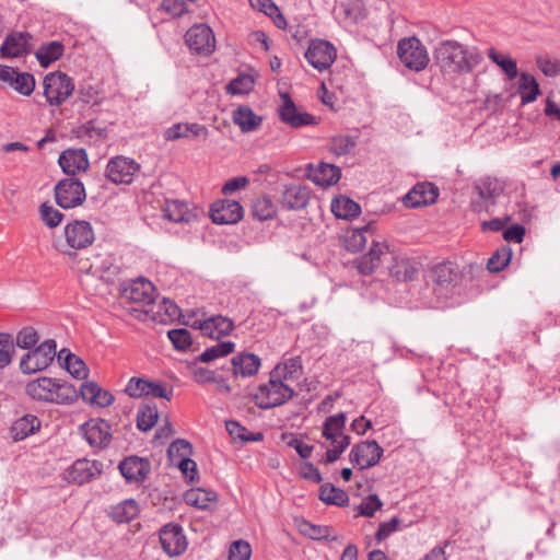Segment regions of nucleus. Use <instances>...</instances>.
I'll use <instances>...</instances> for the list:
<instances>
[{
	"mask_svg": "<svg viewBox=\"0 0 560 560\" xmlns=\"http://www.w3.org/2000/svg\"><path fill=\"white\" fill-rule=\"evenodd\" d=\"M319 499L330 505L347 506L349 504L348 493L331 483H325L320 487Z\"/></svg>",
	"mask_w": 560,
	"mask_h": 560,
	"instance_id": "obj_41",
	"label": "nucleus"
},
{
	"mask_svg": "<svg viewBox=\"0 0 560 560\" xmlns=\"http://www.w3.org/2000/svg\"><path fill=\"white\" fill-rule=\"evenodd\" d=\"M254 86V80L249 75H238L232 80L228 86V93L232 95L245 94L252 91Z\"/></svg>",
	"mask_w": 560,
	"mask_h": 560,
	"instance_id": "obj_57",
	"label": "nucleus"
},
{
	"mask_svg": "<svg viewBox=\"0 0 560 560\" xmlns=\"http://www.w3.org/2000/svg\"><path fill=\"white\" fill-rule=\"evenodd\" d=\"M38 340L39 336L33 327H24L18 332L15 345L21 349H32Z\"/></svg>",
	"mask_w": 560,
	"mask_h": 560,
	"instance_id": "obj_56",
	"label": "nucleus"
},
{
	"mask_svg": "<svg viewBox=\"0 0 560 560\" xmlns=\"http://www.w3.org/2000/svg\"><path fill=\"white\" fill-rule=\"evenodd\" d=\"M480 201H472L471 208L479 212L483 209V203L494 205L495 200L503 194L505 183L497 177L486 176L478 179L474 185Z\"/></svg>",
	"mask_w": 560,
	"mask_h": 560,
	"instance_id": "obj_11",
	"label": "nucleus"
},
{
	"mask_svg": "<svg viewBox=\"0 0 560 560\" xmlns=\"http://www.w3.org/2000/svg\"><path fill=\"white\" fill-rule=\"evenodd\" d=\"M215 498L217 495L213 491L202 488L190 489L184 495L187 504L198 509H207L209 503L214 501Z\"/></svg>",
	"mask_w": 560,
	"mask_h": 560,
	"instance_id": "obj_45",
	"label": "nucleus"
},
{
	"mask_svg": "<svg viewBox=\"0 0 560 560\" xmlns=\"http://www.w3.org/2000/svg\"><path fill=\"white\" fill-rule=\"evenodd\" d=\"M252 547L246 540L233 541L229 549V560H249Z\"/></svg>",
	"mask_w": 560,
	"mask_h": 560,
	"instance_id": "obj_58",
	"label": "nucleus"
},
{
	"mask_svg": "<svg viewBox=\"0 0 560 560\" xmlns=\"http://www.w3.org/2000/svg\"><path fill=\"white\" fill-rule=\"evenodd\" d=\"M144 312L160 323L173 322L180 316V308L176 303L165 298L158 303L154 301L151 307L144 308Z\"/></svg>",
	"mask_w": 560,
	"mask_h": 560,
	"instance_id": "obj_31",
	"label": "nucleus"
},
{
	"mask_svg": "<svg viewBox=\"0 0 560 560\" xmlns=\"http://www.w3.org/2000/svg\"><path fill=\"white\" fill-rule=\"evenodd\" d=\"M58 359H65V366L67 371L75 378L83 380L88 376V368L83 360L75 354L62 349L58 353Z\"/></svg>",
	"mask_w": 560,
	"mask_h": 560,
	"instance_id": "obj_42",
	"label": "nucleus"
},
{
	"mask_svg": "<svg viewBox=\"0 0 560 560\" xmlns=\"http://www.w3.org/2000/svg\"><path fill=\"white\" fill-rule=\"evenodd\" d=\"M81 429L86 442L94 448L103 450L112 441V427L103 419H91Z\"/></svg>",
	"mask_w": 560,
	"mask_h": 560,
	"instance_id": "obj_17",
	"label": "nucleus"
},
{
	"mask_svg": "<svg viewBox=\"0 0 560 560\" xmlns=\"http://www.w3.org/2000/svg\"><path fill=\"white\" fill-rule=\"evenodd\" d=\"M150 386V381L141 377H131L125 388V392L133 398L145 396Z\"/></svg>",
	"mask_w": 560,
	"mask_h": 560,
	"instance_id": "obj_60",
	"label": "nucleus"
},
{
	"mask_svg": "<svg viewBox=\"0 0 560 560\" xmlns=\"http://www.w3.org/2000/svg\"><path fill=\"white\" fill-rule=\"evenodd\" d=\"M192 448L190 443L185 440L178 439L174 441L168 447L170 457H178V460L182 458L189 457L191 455Z\"/></svg>",
	"mask_w": 560,
	"mask_h": 560,
	"instance_id": "obj_63",
	"label": "nucleus"
},
{
	"mask_svg": "<svg viewBox=\"0 0 560 560\" xmlns=\"http://www.w3.org/2000/svg\"><path fill=\"white\" fill-rule=\"evenodd\" d=\"M14 341L10 334H0V370L8 366L13 359Z\"/></svg>",
	"mask_w": 560,
	"mask_h": 560,
	"instance_id": "obj_55",
	"label": "nucleus"
},
{
	"mask_svg": "<svg viewBox=\"0 0 560 560\" xmlns=\"http://www.w3.org/2000/svg\"><path fill=\"white\" fill-rule=\"evenodd\" d=\"M139 514L138 503L132 500H125L112 509L110 516L117 523H128Z\"/></svg>",
	"mask_w": 560,
	"mask_h": 560,
	"instance_id": "obj_44",
	"label": "nucleus"
},
{
	"mask_svg": "<svg viewBox=\"0 0 560 560\" xmlns=\"http://www.w3.org/2000/svg\"><path fill=\"white\" fill-rule=\"evenodd\" d=\"M536 65L546 77H556L560 74V60L550 59L546 56H538Z\"/></svg>",
	"mask_w": 560,
	"mask_h": 560,
	"instance_id": "obj_62",
	"label": "nucleus"
},
{
	"mask_svg": "<svg viewBox=\"0 0 560 560\" xmlns=\"http://www.w3.org/2000/svg\"><path fill=\"white\" fill-rule=\"evenodd\" d=\"M243 215V207L236 200L222 199L213 202L210 208V218L217 224H234Z\"/></svg>",
	"mask_w": 560,
	"mask_h": 560,
	"instance_id": "obj_19",
	"label": "nucleus"
},
{
	"mask_svg": "<svg viewBox=\"0 0 560 560\" xmlns=\"http://www.w3.org/2000/svg\"><path fill=\"white\" fill-rule=\"evenodd\" d=\"M119 470L128 482L140 483L151 471L150 462L138 456H129L119 464Z\"/></svg>",
	"mask_w": 560,
	"mask_h": 560,
	"instance_id": "obj_27",
	"label": "nucleus"
},
{
	"mask_svg": "<svg viewBox=\"0 0 560 560\" xmlns=\"http://www.w3.org/2000/svg\"><path fill=\"white\" fill-rule=\"evenodd\" d=\"M371 229L370 224L364 225L363 228H359L352 230L346 236V247L350 252H358L362 249L366 243L365 233Z\"/></svg>",
	"mask_w": 560,
	"mask_h": 560,
	"instance_id": "obj_54",
	"label": "nucleus"
},
{
	"mask_svg": "<svg viewBox=\"0 0 560 560\" xmlns=\"http://www.w3.org/2000/svg\"><path fill=\"white\" fill-rule=\"evenodd\" d=\"M331 212L339 219L350 220L360 214L361 207L354 200L340 196L332 200Z\"/></svg>",
	"mask_w": 560,
	"mask_h": 560,
	"instance_id": "obj_38",
	"label": "nucleus"
},
{
	"mask_svg": "<svg viewBox=\"0 0 560 560\" xmlns=\"http://www.w3.org/2000/svg\"><path fill=\"white\" fill-rule=\"evenodd\" d=\"M33 36L27 32H11L4 38L0 54L7 58H18L31 52Z\"/></svg>",
	"mask_w": 560,
	"mask_h": 560,
	"instance_id": "obj_22",
	"label": "nucleus"
},
{
	"mask_svg": "<svg viewBox=\"0 0 560 560\" xmlns=\"http://www.w3.org/2000/svg\"><path fill=\"white\" fill-rule=\"evenodd\" d=\"M282 104L278 108L280 119L292 128L315 125L316 117L300 112L288 93L281 94Z\"/></svg>",
	"mask_w": 560,
	"mask_h": 560,
	"instance_id": "obj_16",
	"label": "nucleus"
},
{
	"mask_svg": "<svg viewBox=\"0 0 560 560\" xmlns=\"http://www.w3.org/2000/svg\"><path fill=\"white\" fill-rule=\"evenodd\" d=\"M357 145L355 138L349 135H338L330 140V151L336 155H346Z\"/></svg>",
	"mask_w": 560,
	"mask_h": 560,
	"instance_id": "obj_52",
	"label": "nucleus"
},
{
	"mask_svg": "<svg viewBox=\"0 0 560 560\" xmlns=\"http://www.w3.org/2000/svg\"><path fill=\"white\" fill-rule=\"evenodd\" d=\"M382 446L375 441H363L354 444L349 453V460L359 469H368L381 460L383 456Z\"/></svg>",
	"mask_w": 560,
	"mask_h": 560,
	"instance_id": "obj_10",
	"label": "nucleus"
},
{
	"mask_svg": "<svg viewBox=\"0 0 560 560\" xmlns=\"http://www.w3.org/2000/svg\"><path fill=\"white\" fill-rule=\"evenodd\" d=\"M293 395L294 390L289 385L271 374L268 383L260 385L254 394V401L258 408L269 409L283 405Z\"/></svg>",
	"mask_w": 560,
	"mask_h": 560,
	"instance_id": "obj_3",
	"label": "nucleus"
},
{
	"mask_svg": "<svg viewBox=\"0 0 560 560\" xmlns=\"http://www.w3.org/2000/svg\"><path fill=\"white\" fill-rule=\"evenodd\" d=\"M63 50L65 46L61 42L52 40L43 44L35 52V56L39 65L47 68L62 56Z\"/></svg>",
	"mask_w": 560,
	"mask_h": 560,
	"instance_id": "obj_40",
	"label": "nucleus"
},
{
	"mask_svg": "<svg viewBox=\"0 0 560 560\" xmlns=\"http://www.w3.org/2000/svg\"><path fill=\"white\" fill-rule=\"evenodd\" d=\"M0 80L24 96H30L35 90V78L32 73L21 72L9 66L0 67Z\"/></svg>",
	"mask_w": 560,
	"mask_h": 560,
	"instance_id": "obj_18",
	"label": "nucleus"
},
{
	"mask_svg": "<svg viewBox=\"0 0 560 560\" xmlns=\"http://www.w3.org/2000/svg\"><path fill=\"white\" fill-rule=\"evenodd\" d=\"M235 343L232 341H221L206 349L199 357L201 362H210L218 358L225 357L234 351Z\"/></svg>",
	"mask_w": 560,
	"mask_h": 560,
	"instance_id": "obj_51",
	"label": "nucleus"
},
{
	"mask_svg": "<svg viewBox=\"0 0 560 560\" xmlns=\"http://www.w3.org/2000/svg\"><path fill=\"white\" fill-rule=\"evenodd\" d=\"M434 291L444 296L459 293L463 285V273L459 267L451 261L436 265L432 271Z\"/></svg>",
	"mask_w": 560,
	"mask_h": 560,
	"instance_id": "obj_4",
	"label": "nucleus"
},
{
	"mask_svg": "<svg viewBox=\"0 0 560 560\" xmlns=\"http://www.w3.org/2000/svg\"><path fill=\"white\" fill-rule=\"evenodd\" d=\"M185 42L191 50L205 56L210 55L215 47L213 32L205 24L191 26L185 35Z\"/></svg>",
	"mask_w": 560,
	"mask_h": 560,
	"instance_id": "obj_14",
	"label": "nucleus"
},
{
	"mask_svg": "<svg viewBox=\"0 0 560 560\" xmlns=\"http://www.w3.org/2000/svg\"><path fill=\"white\" fill-rule=\"evenodd\" d=\"M302 368V360L299 355L285 360L283 363V380L288 381L298 378Z\"/></svg>",
	"mask_w": 560,
	"mask_h": 560,
	"instance_id": "obj_64",
	"label": "nucleus"
},
{
	"mask_svg": "<svg viewBox=\"0 0 560 560\" xmlns=\"http://www.w3.org/2000/svg\"><path fill=\"white\" fill-rule=\"evenodd\" d=\"M40 427V421L36 416L25 415L16 419L11 425V434L15 441H22L28 435L35 433Z\"/></svg>",
	"mask_w": 560,
	"mask_h": 560,
	"instance_id": "obj_34",
	"label": "nucleus"
},
{
	"mask_svg": "<svg viewBox=\"0 0 560 560\" xmlns=\"http://www.w3.org/2000/svg\"><path fill=\"white\" fill-rule=\"evenodd\" d=\"M194 327L200 329L209 338L220 339L233 330L234 323L222 315H213L203 320H196Z\"/></svg>",
	"mask_w": 560,
	"mask_h": 560,
	"instance_id": "obj_26",
	"label": "nucleus"
},
{
	"mask_svg": "<svg viewBox=\"0 0 560 560\" xmlns=\"http://www.w3.org/2000/svg\"><path fill=\"white\" fill-rule=\"evenodd\" d=\"M308 177L318 186H331L341 177V171L334 164L320 163L315 168H310Z\"/></svg>",
	"mask_w": 560,
	"mask_h": 560,
	"instance_id": "obj_33",
	"label": "nucleus"
},
{
	"mask_svg": "<svg viewBox=\"0 0 560 560\" xmlns=\"http://www.w3.org/2000/svg\"><path fill=\"white\" fill-rule=\"evenodd\" d=\"M160 542L170 557L179 556L187 548V540L182 526L174 523H168L160 529Z\"/></svg>",
	"mask_w": 560,
	"mask_h": 560,
	"instance_id": "obj_15",
	"label": "nucleus"
},
{
	"mask_svg": "<svg viewBox=\"0 0 560 560\" xmlns=\"http://www.w3.org/2000/svg\"><path fill=\"white\" fill-rule=\"evenodd\" d=\"M140 164L133 159L116 155L108 160L105 176L116 185H129L132 183L133 176L140 172Z\"/></svg>",
	"mask_w": 560,
	"mask_h": 560,
	"instance_id": "obj_9",
	"label": "nucleus"
},
{
	"mask_svg": "<svg viewBox=\"0 0 560 560\" xmlns=\"http://www.w3.org/2000/svg\"><path fill=\"white\" fill-rule=\"evenodd\" d=\"M80 393L83 400L92 406L107 407L114 401V396L109 392L102 389L93 382L83 383Z\"/></svg>",
	"mask_w": 560,
	"mask_h": 560,
	"instance_id": "obj_32",
	"label": "nucleus"
},
{
	"mask_svg": "<svg viewBox=\"0 0 560 560\" xmlns=\"http://www.w3.org/2000/svg\"><path fill=\"white\" fill-rule=\"evenodd\" d=\"M417 272L418 269L411 261L407 259L395 260V264L389 267L390 276L398 281L412 280Z\"/></svg>",
	"mask_w": 560,
	"mask_h": 560,
	"instance_id": "obj_48",
	"label": "nucleus"
},
{
	"mask_svg": "<svg viewBox=\"0 0 560 560\" xmlns=\"http://www.w3.org/2000/svg\"><path fill=\"white\" fill-rule=\"evenodd\" d=\"M67 243L74 249L90 246L95 238L92 225L88 221H74L65 229Z\"/></svg>",
	"mask_w": 560,
	"mask_h": 560,
	"instance_id": "obj_23",
	"label": "nucleus"
},
{
	"mask_svg": "<svg viewBox=\"0 0 560 560\" xmlns=\"http://www.w3.org/2000/svg\"><path fill=\"white\" fill-rule=\"evenodd\" d=\"M122 298L145 308L151 307L154 302V285L144 278L132 280L126 285L121 293Z\"/></svg>",
	"mask_w": 560,
	"mask_h": 560,
	"instance_id": "obj_20",
	"label": "nucleus"
},
{
	"mask_svg": "<svg viewBox=\"0 0 560 560\" xmlns=\"http://www.w3.org/2000/svg\"><path fill=\"white\" fill-rule=\"evenodd\" d=\"M168 339L175 349L180 351L188 350L192 345V337L186 328L171 329L167 332Z\"/></svg>",
	"mask_w": 560,
	"mask_h": 560,
	"instance_id": "obj_53",
	"label": "nucleus"
},
{
	"mask_svg": "<svg viewBox=\"0 0 560 560\" xmlns=\"http://www.w3.org/2000/svg\"><path fill=\"white\" fill-rule=\"evenodd\" d=\"M346 424V413L339 412L337 415L328 417L323 423V436L330 441L331 443H337L340 441L341 436H347L343 434V429Z\"/></svg>",
	"mask_w": 560,
	"mask_h": 560,
	"instance_id": "obj_35",
	"label": "nucleus"
},
{
	"mask_svg": "<svg viewBox=\"0 0 560 560\" xmlns=\"http://www.w3.org/2000/svg\"><path fill=\"white\" fill-rule=\"evenodd\" d=\"M439 197V189L432 183L416 184L402 198L407 208H419L432 205Z\"/></svg>",
	"mask_w": 560,
	"mask_h": 560,
	"instance_id": "obj_21",
	"label": "nucleus"
},
{
	"mask_svg": "<svg viewBox=\"0 0 560 560\" xmlns=\"http://www.w3.org/2000/svg\"><path fill=\"white\" fill-rule=\"evenodd\" d=\"M103 464L86 458L75 460L67 471V479L70 482L83 485L101 475Z\"/></svg>",
	"mask_w": 560,
	"mask_h": 560,
	"instance_id": "obj_24",
	"label": "nucleus"
},
{
	"mask_svg": "<svg viewBox=\"0 0 560 560\" xmlns=\"http://www.w3.org/2000/svg\"><path fill=\"white\" fill-rule=\"evenodd\" d=\"M517 92L521 96L522 104L533 103L540 94L539 84L532 74L522 72L518 79Z\"/></svg>",
	"mask_w": 560,
	"mask_h": 560,
	"instance_id": "obj_39",
	"label": "nucleus"
},
{
	"mask_svg": "<svg viewBox=\"0 0 560 560\" xmlns=\"http://www.w3.org/2000/svg\"><path fill=\"white\" fill-rule=\"evenodd\" d=\"M308 200V189L300 184L284 186L279 198L281 207L285 210H301L306 207Z\"/></svg>",
	"mask_w": 560,
	"mask_h": 560,
	"instance_id": "obj_29",
	"label": "nucleus"
},
{
	"mask_svg": "<svg viewBox=\"0 0 560 560\" xmlns=\"http://www.w3.org/2000/svg\"><path fill=\"white\" fill-rule=\"evenodd\" d=\"M489 59L495 63L504 72L509 80H513L518 75L517 63L509 55H503L494 48L488 50Z\"/></svg>",
	"mask_w": 560,
	"mask_h": 560,
	"instance_id": "obj_43",
	"label": "nucleus"
},
{
	"mask_svg": "<svg viewBox=\"0 0 560 560\" xmlns=\"http://www.w3.org/2000/svg\"><path fill=\"white\" fill-rule=\"evenodd\" d=\"M512 258V249L503 246L497 249L488 259L487 268L491 272H499L503 270Z\"/></svg>",
	"mask_w": 560,
	"mask_h": 560,
	"instance_id": "obj_50",
	"label": "nucleus"
},
{
	"mask_svg": "<svg viewBox=\"0 0 560 560\" xmlns=\"http://www.w3.org/2000/svg\"><path fill=\"white\" fill-rule=\"evenodd\" d=\"M26 393L34 399L56 404H69L74 398L72 386L50 377H39L26 385Z\"/></svg>",
	"mask_w": 560,
	"mask_h": 560,
	"instance_id": "obj_2",
	"label": "nucleus"
},
{
	"mask_svg": "<svg viewBox=\"0 0 560 560\" xmlns=\"http://www.w3.org/2000/svg\"><path fill=\"white\" fill-rule=\"evenodd\" d=\"M56 341L47 339L34 350L28 351L20 362V369L25 374H32L48 368L56 357Z\"/></svg>",
	"mask_w": 560,
	"mask_h": 560,
	"instance_id": "obj_7",
	"label": "nucleus"
},
{
	"mask_svg": "<svg viewBox=\"0 0 560 560\" xmlns=\"http://www.w3.org/2000/svg\"><path fill=\"white\" fill-rule=\"evenodd\" d=\"M54 190L57 205L63 209L79 207L86 199L83 183L74 177H68L59 180Z\"/></svg>",
	"mask_w": 560,
	"mask_h": 560,
	"instance_id": "obj_8",
	"label": "nucleus"
},
{
	"mask_svg": "<svg viewBox=\"0 0 560 560\" xmlns=\"http://www.w3.org/2000/svg\"><path fill=\"white\" fill-rule=\"evenodd\" d=\"M40 217L45 224L49 228H56L60 224L63 215L62 213L47 203L40 206Z\"/></svg>",
	"mask_w": 560,
	"mask_h": 560,
	"instance_id": "obj_61",
	"label": "nucleus"
},
{
	"mask_svg": "<svg viewBox=\"0 0 560 560\" xmlns=\"http://www.w3.org/2000/svg\"><path fill=\"white\" fill-rule=\"evenodd\" d=\"M253 217L259 221H266L276 214V206L267 196L258 197L253 202L252 207Z\"/></svg>",
	"mask_w": 560,
	"mask_h": 560,
	"instance_id": "obj_49",
	"label": "nucleus"
},
{
	"mask_svg": "<svg viewBox=\"0 0 560 560\" xmlns=\"http://www.w3.org/2000/svg\"><path fill=\"white\" fill-rule=\"evenodd\" d=\"M260 364L261 361L258 355L242 352L232 359V372L235 377H249L258 372Z\"/></svg>",
	"mask_w": 560,
	"mask_h": 560,
	"instance_id": "obj_30",
	"label": "nucleus"
},
{
	"mask_svg": "<svg viewBox=\"0 0 560 560\" xmlns=\"http://www.w3.org/2000/svg\"><path fill=\"white\" fill-rule=\"evenodd\" d=\"M166 141H176L179 139H201L207 140L209 130L205 125L197 122H177L164 130Z\"/></svg>",
	"mask_w": 560,
	"mask_h": 560,
	"instance_id": "obj_25",
	"label": "nucleus"
},
{
	"mask_svg": "<svg viewBox=\"0 0 560 560\" xmlns=\"http://www.w3.org/2000/svg\"><path fill=\"white\" fill-rule=\"evenodd\" d=\"M392 257L388 245L384 242L373 241L369 252L354 260L360 275H372L385 260Z\"/></svg>",
	"mask_w": 560,
	"mask_h": 560,
	"instance_id": "obj_13",
	"label": "nucleus"
},
{
	"mask_svg": "<svg viewBox=\"0 0 560 560\" xmlns=\"http://www.w3.org/2000/svg\"><path fill=\"white\" fill-rule=\"evenodd\" d=\"M383 506L382 501L380 500L377 494H369L359 505H358V515L372 517L375 512L381 510Z\"/></svg>",
	"mask_w": 560,
	"mask_h": 560,
	"instance_id": "obj_59",
	"label": "nucleus"
},
{
	"mask_svg": "<svg viewBox=\"0 0 560 560\" xmlns=\"http://www.w3.org/2000/svg\"><path fill=\"white\" fill-rule=\"evenodd\" d=\"M300 530L303 535L310 537L314 540L327 539V540H337V536L332 535V528L326 525H314L310 522H302L300 525Z\"/></svg>",
	"mask_w": 560,
	"mask_h": 560,
	"instance_id": "obj_46",
	"label": "nucleus"
},
{
	"mask_svg": "<svg viewBox=\"0 0 560 560\" xmlns=\"http://www.w3.org/2000/svg\"><path fill=\"white\" fill-rule=\"evenodd\" d=\"M304 56L313 68L318 71H324L335 61L337 50L329 42L315 39L310 43Z\"/></svg>",
	"mask_w": 560,
	"mask_h": 560,
	"instance_id": "obj_12",
	"label": "nucleus"
},
{
	"mask_svg": "<svg viewBox=\"0 0 560 560\" xmlns=\"http://www.w3.org/2000/svg\"><path fill=\"white\" fill-rule=\"evenodd\" d=\"M159 419L158 408L155 405H143L137 413V428L141 431L151 430Z\"/></svg>",
	"mask_w": 560,
	"mask_h": 560,
	"instance_id": "obj_47",
	"label": "nucleus"
},
{
	"mask_svg": "<svg viewBox=\"0 0 560 560\" xmlns=\"http://www.w3.org/2000/svg\"><path fill=\"white\" fill-rule=\"evenodd\" d=\"M162 210L164 218L176 223L189 222L194 218L188 205L179 200H166Z\"/></svg>",
	"mask_w": 560,
	"mask_h": 560,
	"instance_id": "obj_36",
	"label": "nucleus"
},
{
	"mask_svg": "<svg viewBox=\"0 0 560 560\" xmlns=\"http://www.w3.org/2000/svg\"><path fill=\"white\" fill-rule=\"evenodd\" d=\"M482 60L477 48H467L457 40H442L433 50L434 65L444 74L470 73Z\"/></svg>",
	"mask_w": 560,
	"mask_h": 560,
	"instance_id": "obj_1",
	"label": "nucleus"
},
{
	"mask_svg": "<svg viewBox=\"0 0 560 560\" xmlns=\"http://www.w3.org/2000/svg\"><path fill=\"white\" fill-rule=\"evenodd\" d=\"M44 95L50 106L62 105L73 93L74 82L61 71L49 72L43 80Z\"/></svg>",
	"mask_w": 560,
	"mask_h": 560,
	"instance_id": "obj_5",
	"label": "nucleus"
},
{
	"mask_svg": "<svg viewBox=\"0 0 560 560\" xmlns=\"http://www.w3.org/2000/svg\"><path fill=\"white\" fill-rule=\"evenodd\" d=\"M261 117L257 116L249 107L240 106L233 113V122L243 132L254 131L261 124Z\"/></svg>",
	"mask_w": 560,
	"mask_h": 560,
	"instance_id": "obj_37",
	"label": "nucleus"
},
{
	"mask_svg": "<svg viewBox=\"0 0 560 560\" xmlns=\"http://www.w3.org/2000/svg\"><path fill=\"white\" fill-rule=\"evenodd\" d=\"M58 163L63 173L71 176H74L81 172H85L90 166L89 158L84 149L65 150L60 154Z\"/></svg>",
	"mask_w": 560,
	"mask_h": 560,
	"instance_id": "obj_28",
	"label": "nucleus"
},
{
	"mask_svg": "<svg viewBox=\"0 0 560 560\" xmlns=\"http://www.w3.org/2000/svg\"><path fill=\"white\" fill-rule=\"evenodd\" d=\"M397 55L406 68L416 72L424 70L430 61L425 46L417 37L400 39Z\"/></svg>",
	"mask_w": 560,
	"mask_h": 560,
	"instance_id": "obj_6",
	"label": "nucleus"
}]
</instances>
